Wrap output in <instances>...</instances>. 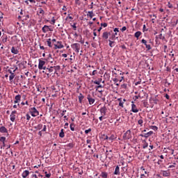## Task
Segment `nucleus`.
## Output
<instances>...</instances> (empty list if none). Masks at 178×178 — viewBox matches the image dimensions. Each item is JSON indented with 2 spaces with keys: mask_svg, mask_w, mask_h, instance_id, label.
<instances>
[{
  "mask_svg": "<svg viewBox=\"0 0 178 178\" xmlns=\"http://www.w3.org/2000/svg\"><path fill=\"white\" fill-rule=\"evenodd\" d=\"M29 112L31 114V116L33 118H35V116H38L40 115V112L37 111V108L35 107H32L29 109Z\"/></svg>",
  "mask_w": 178,
  "mask_h": 178,
  "instance_id": "f257e3e1",
  "label": "nucleus"
},
{
  "mask_svg": "<svg viewBox=\"0 0 178 178\" xmlns=\"http://www.w3.org/2000/svg\"><path fill=\"white\" fill-rule=\"evenodd\" d=\"M72 49H74V51H75V52H77V54H79V52H80V44L79 43H74L71 45Z\"/></svg>",
  "mask_w": 178,
  "mask_h": 178,
  "instance_id": "f03ea898",
  "label": "nucleus"
},
{
  "mask_svg": "<svg viewBox=\"0 0 178 178\" xmlns=\"http://www.w3.org/2000/svg\"><path fill=\"white\" fill-rule=\"evenodd\" d=\"M42 31L43 33H48V31H53V29L49 28V26L48 25H44L42 28Z\"/></svg>",
  "mask_w": 178,
  "mask_h": 178,
  "instance_id": "7ed1b4c3",
  "label": "nucleus"
},
{
  "mask_svg": "<svg viewBox=\"0 0 178 178\" xmlns=\"http://www.w3.org/2000/svg\"><path fill=\"white\" fill-rule=\"evenodd\" d=\"M16 113H17L16 111H12L10 115L11 122H15V120H16Z\"/></svg>",
  "mask_w": 178,
  "mask_h": 178,
  "instance_id": "20e7f679",
  "label": "nucleus"
},
{
  "mask_svg": "<svg viewBox=\"0 0 178 178\" xmlns=\"http://www.w3.org/2000/svg\"><path fill=\"white\" fill-rule=\"evenodd\" d=\"M131 111L134 112V113H138V109L137 108V106L134 104V102H131Z\"/></svg>",
  "mask_w": 178,
  "mask_h": 178,
  "instance_id": "39448f33",
  "label": "nucleus"
},
{
  "mask_svg": "<svg viewBox=\"0 0 178 178\" xmlns=\"http://www.w3.org/2000/svg\"><path fill=\"white\" fill-rule=\"evenodd\" d=\"M45 65V61L39 59L38 69L42 70V67Z\"/></svg>",
  "mask_w": 178,
  "mask_h": 178,
  "instance_id": "423d86ee",
  "label": "nucleus"
},
{
  "mask_svg": "<svg viewBox=\"0 0 178 178\" xmlns=\"http://www.w3.org/2000/svg\"><path fill=\"white\" fill-rule=\"evenodd\" d=\"M87 99L88 100L89 104L92 105L95 102V99L91 97V95H88Z\"/></svg>",
  "mask_w": 178,
  "mask_h": 178,
  "instance_id": "0eeeda50",
  "label": "nucleus"
},
{
  "mask_svg": "<svg viewBox=\"0 0 178 178\" xmlns=\"http://www.w3.org/2000/svg\"><path fill=\"white\" fill-rule=\"evenodd\" d=\"M106 107L104 106L100 109V113L103 116H105L106 115Z\"/></svg>",
  "mask_w": 178,
  "mask_h": 178,
  "instance_id": "6e6552de",
  "label": "nucleus"
},
{
  "mask_svg": "<svg viewBox=\"0 0 178 178\" xmlns=\"http://www.w3.org/2000/svg\"><path fill=\"white\" fill-rule=\"evenodd\" d=\"M11 52H12V54H14L15 55H17V54H19V50H17V49L15 48V47H13L11 49Z\"/></svg>",
  "mask_w": 178,
  "mask_h": 178,
  "instance_id": "1a4fd4ad",
  "label": "nucleus"
},
{
  "mask_svg": "<svg viewBox=\"0 0 178 178\" xmlns=\"http://www.w3.org/2000/svg\"><path fill=\"white\" fill-rule=\"evenodd\" d=\"M152 134H154V131H150L146 134H144V137H145V138H148V137H151Z\"/></svg>",
  "mask_w": 178,
  "mask_h": 178,
  "instance_id": "9d476101",
  "label": "nucleus"
},
{
  "mask_svg": "<svg viewBox=\"0 0 178 178\" xmlns=\"http://www.w3.org/2000/svg\"><path fill=\"white\" fill-rule=\"evenodd\" d=\"M29 175H30V172L29 170H24L22 173V177L26 178Z\"/></svg>",
  "mask_w": 178,
  "mask_h": 178,
  "instance_id": "9b49d317",
  "label": "nucleus"
},
{
  "mask_svg": "<svg viewBox=\"0 0 178 178\" xmlns=\"http://www.w3.org/2000/svg\"><path fill=\"white\" fill-rule=\"evenodd\" d=\"M114 175H120V168H119V165H117L115 167V171H114Z\"/></svg>",
  "mask_w": 178,
  "mask_h": 178,
  "instance_id": "f8f14e48",
  "label": "nucleus"
},
{
  "mask_svg": "<svg viewBox=\"0 0 178 178\" xmlns=\"http://www.w3.org/2000/svg\"><path fill=\"white\" fill-rule=\"evenodd\" d=\"M109 37V33L108 32H104L102 35V38H104V40H108Z\"/></svg>",
  "mask_w": 178,
  "mask_h": 178,
  "instance_id": "ddd939ff",
  "label": "nucleus"
},
{
  "mask_svg": "<svg viewBox=\"0 0 178 178\" xmlns=\"http://www.w3.org/2000/svg\"><path fill=\"white\" fill-rule=\"evenodd\" d=\"M141 92H143V94H145L144 92V90H142L140 92H139L138 95L135 96V101H137V99H138V98H143L144 97H141Z\"/></svg>",
  "mask_w": 178,
  "mask_h": 178,
  "instance_id": "4468645a",
  "label": "nucleus"
},
{
  "mask_svg": "<svg viewBox=\"0 0 178 178\" xmlns=\"http://www.w3.org/2000/svg\"><path fill=\"white\" fill-rule=\"evenodd\" d=\"M0 133H8V129L5 127H0Z\"/></svg>",
  "mask_w": 178,
  "mask_h": 178,
  "instance_id": "2eb2a0df",
  "label": "nucleus"
},
{
  "mask_svg": "<svg viewBox=\"0 0 178 178\" xmlns=\"http://www.w3.org/2000/svg\"><path fill=\"white\" fill-rule=\"evenodd\" d=\"M127 134H129V135L131 134V131H130V130L127 131L124 135V137H126V138L129 139V138H130V136H127Z\"/></svg>",
  "mask_w": 178,
  "mask_h": 178,
  "instance_id": "dca6fc26",
  "label": "nucleus"
},
{
  "mask_svg": "<svg viewBox=\"0 0 178 178\" xmlns=\"http://www.w3.org/2000/svg\"><path fill=\"white\" fill-rule=\"evenodd\" d=\"M59 137H60V138H63V137H65V132H64V129H62L60 130V132L59 134Z\"/></svg>",
  "mask_w": 178,
  "mask_h": 178,
  "instance_id": "f3484780",
  "label": "nucleus"
},
{
  "mask_svg": "<svg viewBox=\"0 0 178 178\" xmlns=\"http://www.w3.org/2000/svg\"><path fill=\"white\" fill-rule=\"evenodd\" d=\"M53 69L55 70V72H54L55 74H57L56 71L60 70V66H59V65L54 66Z\"/></svg>",
  "mask_w": 178,
  "mask_h": 178,
  "instance_id": "a211bd4d",
  "label": "nucleus"
},
{
  "mask_svg": "<svg viewBox=\"0 0 178 178\" xmlns=\"http://www.w3.org/2000/svg\"><path fill=\"white\" fill-rule=\"evenodd\" d=\"M58 44V49H62V48H64L65 46L62 44V42H57Z\"/></svg>",
  "mask_w": 178,
  "mask_h": 178,
  "instance_id": "6ab92c4d",
  "label": "nucleus"
},
{
  "mask_svg": "<svg viewBox=\"0 0 178 178\" xmlns=\"http://www.w3.org/2000/svg\"><path fill=\"white\" fill-rule=\"evenodd\" d=\"M1 40H2V43L5 44L6 42H8V36L1 37Z\"/></svg>",
  "mask_w": 178,
  "mask_h": 178,
  "instance_id": "aec40b11",
  "label": "nucleus"
},
{
  "mask_svg": "<svg viewBox=\"0 0 178 178\" xmlns=\"http://www.w3.org/2000/svg\"><path fill=\"white\" fill-rule=\"evenodd\" d=\"M108 45L109 47H111V48H113V47H115V42L114 41H112L111 40H108Z\"/></svg>",
  "mask_w": 178,
  "mask_h": 178,
  "instance_id": "412c9836",
  "label": "nucleus"
},
{
  "mask_svg": "<svg viewBox=\"0 0 178 178\" xmlns=\"http://www.w3.org/2000/svg\"><path fill=\"white\" fill-rule=\"evenodd\" d=\"M143 149H145V148L148 147V143H147V141L145 140H143Z\"/></svg>",
  "mask_w": 178,
  "mask_h": 178,
  "instance_id": "4be33fe9",
  "label": "nucleus"
},
{
  "mask_svg": "<svg viewBox=\"0 0 178 178\" xmlns=\"http://www.w3.org/2000/svg\"><path fill=\"white\" fill-rule=\"evenodd\" d=\"M101 177L103 178H107L108 177V173L105 172H102L100 175Z\"/></svg>",
  "mask_w": 178,
  "mask_h": 178,
  "instance_id": "5701e85b",
  "label": "nucleus"
},
{
  "mask_svg": "<svg viewBox=\"0 0 178 178\" xmlns=\"http://www.w3.org/2000/svg\"><path fill=\"white\" fill-rule=\"evenodd\" d=\"M48 47L52 48V42H51V38H49L47 41Z\"/></svg>",
  "mask_w": 178,
  "mask_h": 178,
  "instance_id": "b1692460",
  "label": "nucleus"
},
{
  "mask_svg": "<svg viewBox=\"0 0 178 178\" xmlns=\"http://www.w3.org/2000/svg\"><path fill=\"white\" fill-rule=\"evenodd\" d=\"M157 38H159V40H165V36H163L162 33H161L160 35H159V36H156V40H157Z\"/></svg>",
  "mask_w": 178,
  "mask_h": 178,
  "instance_id": "393cba45",
  "label": "nucleus"
},
{
  "mask_svg": "<svg viewBox=\"0 0 178 178\" xmlns=\"http://www.w3.org/2000/svg\"><path fill=\"white\" fill-rule=\"evenodd\" d=\"M70 127L72 131H74V127H75L74 123H71L70 125Z\"/></svg>",
  "mask_w": 178,
  "mask_h": 178,
  "instance_id": "a878e982",
  "label": "nucleus"
},
{
  "mask_svg": "<svg viewBox=\"0 0 178 178\" xmlns=\"http://www.w3.org/2000/svg\"><path fill=\"white\" fill-rule=\"evenodd\" d=\"M83 99H84V96H83L81 94H80V95L79 96V100L80 104H81Z\"/></svg>",
  "mask_w": 178,
  "mask_h": 178,
  "instance_id": "bb28decb",
  "label": "nucleus"
},
{
  "mask_svg": "<svg viewBox=\"0 0 178 178\" xmlns=\"http://www.w3.org/2000/svg\"><path fill=\"white\" fill-rule=\"evenodd\" d=\"M144 123V121L143 120V119H140L138 121V124L140 125V127H143V124Z\"/></svg>",
  "mask_w": 178,
  "mask_h": 178,
  "instance_id": "cd10ccee",
  "label": "nucleus"
},
{
  "mask_svg": "<svg viewBox=\"0 0 178 178\" xmlns=\"http://www.w3.org/2000/svg\"><path fill=\"white\" fill-rule=\"evenodd\" d=\"M140 35H141V32L140 31H137L136 33H135V37L136 38H138L140 37Z\"/></svg>",
  "mask_w": 178,
  "mask_h": 178,
  "instance_id": "c85d7f7f",
  "label": "nucleus"
},
{
  "mask_svg": "<svg viewBox=\"0 0 178 178\" xmlns=\"http://www.w3.org/2000/svg\"><path fill=\"white\" fill-rule=\"evenodd\" d=\"M47 70H48L49 73L54 72V67H50L49 68H47Z\"/></svg>",
  "mask_w": 178,
  "mask_h": 178,
  "instance_id": "c756f323",
  "label": "nucleus"
},
{
  "mask_svg": "<svg viewBox=\"0 0 178 178\" xmlns=\"http://www.w3.org/2000/svg\"><path fill=\"white\" fill-rule=\"evenodd\" d=\"M21 98H22V96L20 95L15 96V100L18 101V102H19V101H20Z\"/></svg>",
  "mask_w": 178,
  "mask_h": 178,
  "instance_id": "7c9ffc66",
  "label": "nucleus"
},
{
  "mask_svg": "<svg viewBox=\"0 0 178 178\" xmlns=\"http://www.w3.org/2000/svg\"><path fill=\"white\" fill-rule=\"evenodd\" d=\"M89 15H88V16H89V17H90V19H92V17L94 16L93 15V12L92 11H88Z\"/></svg>",
  "mask_w": 178,
  "mask_h": 178,
  "instance_id": "2f4dec72",
  "label": "nucleus"
},
{
  "mask_svg": "<svg viewBox=\"0 0 178 178\" xmlns=\"http://www.w3.org/2000/svg\"><path fill=\"white\" fill-rule=\"evenodd\" d=\"M6 140V137H4V136L0 137L1 143H5Z\"/></svg>",
  "mask_w": 178,
  "mask_h": 178,
  "instance_id": "473e14b6",
  "label": "nucleus"
},
{
  "mask_svg": "<svg viewBox=\"0 0 178 178\" xmlns=\"http://www.w3.org/2000/svg\"><path fill=\"white\" fill-rule=\"evenodd\" d=\"M163 176H164V177H168V176H169V172L167 171H163Z\"/></svg>",
  "mask_w": 178,
  "mask_h": 178,
  "instance_id": "72a5a7b5",
  "label": "nucleus"
},
{
  "mask_svg": "<svg viewBox=\"0 0 178 178\" xmlns=\"http://www.w3.org/2000/svg\"><path fill=\"white\" fill-rule=\"evenodd\" d=\"M15 79V74H11L9 76V80L11 81V80H13Z\"/></svg>",
  "mask_w": 178,
  "mask_h": 178,
  "instance_id": "f704fd0d",
  "label": "nucleus"
},
{
  "mask_svg": "<svg viewBox=\"0 0 178 178\" xmlns=\"http://www.w3.org/2000/svg\"><path fill=\"white\" fill-rule=\"evenodd\" d=\"M102 79H100L99 81H94L93 83L94 84H97V86H99V84H101V81Z\"/></svg>",
  "mask_w": 178,
  "mask_h": 178,
  "instance_id": "c9c22d12",
  "label": "nucleus"
},
{
  "mask_svg": "<svg viewBox=\"0 0 178 178\" xmlns=\"http://www.w3.org/2000/svg\"><path fill=\"white\" fill-rule=\"evenodd\" d=\"M36 129H38V130H41V129H42V124H39L37 127Z\"/></svg>",
  "mask_w": 178,
  "mask_h": 178,
  "instance_id": "e433bc0d",
  "label": "nucleus"
},
{
  "mask_svg": "<svg viewBox=\"0 0 178 178\" xmlns=\"http://www.w3.org/2000/svg\"><path fill=\"white\" fill-rule=\"evenodd\" d=\"M115 138H116V137H115V135H111L109 138L108 140H111V141L115 140Z\"/></svg>",
  "mask_w": 178,
  "mask_h": 178,
  "instance_id": "4c0bfd02",
  "label": "nucleus"
},
{
  "mask_svg": "<svg viewBox=\"0 0 178 178\" xmlns=\"http://www.w3.org/2000/svg\"><path fill=\"white\" fill-rule=\"evenodd\" d=\"M145 47H146L147 51H149L151 49V44H146Z\"/></svg>",
  "mask_w": 178,
  "mask_h": 178,
  "instance_id": "58836bf2",
  "label": "nucleus"
},
{
  "mask_svg": "<svg viewBox=\"0 0 178 178\" xmlns=\"http://www.w3.org/2000/svg\"><path fill=\"white\" fill-rule=\"evenodd\" d=\"M143 33L145 31H148V29H147V26H145V24L143 25Z\"/></svg>",
  "mask_w": 178,
  "mask_h": 178,
  "instance_id": "ea45409f",
  "label": "nucleus"
},
{
  "mask_svg": "<svg viewBox=\"0 0 178 178\" xmlns=\"http://www.w3.org/2000/svg\"><path fill=\"white\" fill-rule=\"evenodd\" d=\"M39 13L44 15V13H45V12L44 11V10H42V8H40Z\"/></svg>",
  "mask_w": 178,
  "mask_h": 178,
  "instance_id": "a19ab883",
  "label": "nucleus"
},
{
  "mask_svg": "<svg viewBox=\"0 0 178 178\" xmlns=\"http://www.w3.org/2000/svg\"><path fill=\"white\" fill-rule=\"evenodd\" d=\"M123 104H124V102H119V106H121V108H124Z\"/></svg>",
  "mask_w": 178,
  "mask_h": 178,
  "instance_id": "79ce46f5",
  "label": "nucleus"
},
{
  "mask_svg": "<svg viewBox=\"0 0 178 178\" xmlns=\"http://www.w3.org/2000/svg\"><path fill=\"white\" fill-rule=\"evenodd\" d=\"M101 26H102V27H107L108 26V24H106V23H102Z\"/></svg>",
  "mask_w": 178,
  "mask_h": 178,
  "instance_id": "37998d69",
  "label": "nucleus"
},
{
  "mask_svg": "<svg viewBox=\"0 0 178 178\" xmlns=\"http://www.w3.org/2000/svg\"><path fill=\"white\" fill-rule=\"evenodd\" d=\"M67 147H69L70 148H73V147H74V145H73V143H69L67 145Z\"/></svg>",
  "mask_w": 178,
  "mask_h": 178,
  "instance_id": "c03bdc74",
  "label": "nucleus"
},
{
  "mask_svg": "<svg viewBox=\"0 0 178 178\" xmlns=\"http://www.w3.org/2000/svg\"><path fill=\"white\" fill-rule=\"evenodd\" d=\"M15 72H16V70H14L13 72H12V70H8V72H9L10 74H15Z\"/></svg>",
  "mask_w": 178,
  "mask_h": 178,
  "instance_id": "a18cd8bd",
  "label": "nucleus"
},
{
  "mask_svg": "<svg viewBox=\"0 0 178 178\" xmlns=\"http://www.w3.org/2000/svg\"><path fill=\"white\" fill-rule=\"evenodd\" d=\"M90 131H91V128H90V129H86V130L85 131V133H86V134H88V133H90Z\"/></svg>",
  "mask_w": 178,
  "mask_h": 178,
  "instance_id": "49530a36",
  "label": "nucleus"
},
{
  "mask_svg": "<svg viewBox=\"0 0 178 178\" xmlns=\"http://www.w3.org/2000/svg\"><path fill=\"white\" fill-rule=\"evenodd\" d=\"M72 27H73L74 30H77V26H76V23L72 25Z\"/></svg>",
  "mask_w": 178,
  "mask_h": 178,
  "instance_id": "de8ad7c7",
  "label": "nucleus"
},
{
  "mask_svg": "<svg viewBox=\"0 0 178 178\" xmlns=\"http://www.w3.org/2000/svg\"><path fill=\"white\" fill-rule=\"evenodd\" d=\"M67 19H70L71 20H73V17H72V16H70V15H68V16L66 17L65 20H67Z\"/></svg>",
  "mask_w": 178,
  "mask_h": 178,
  "instance_id": "09e8293b",
  "label": "nucleus"
},
{
  "mask_svg": "<svg viewBox=\"0 0 178 178\" xmlns=\"http://www.w3.org/2000/svg\"><path fill=\"white\" fill-rule=\"evenodd\" d=\"M51 59L52 60H54V58H52V55H51V54H49V57H48V60H51Z\"/></svg>",
  "mask_w": 178,
  "mask_h": 178,
  "instance_id": "8fccbe9b",
  "label": "nucleus"
},
{
  "mask_svg": "<svg viewBox=\"0 0 178 178\" xmlns=\"http://www.w3.org/2000/svg\"><path fill=\"white\" fill-rule=\"evenodd\" d=\"M141 42L145 45L147 44V40H145V39H143Z\"/></svg>",
  "mask_w": 178,
  "mask_h": 178,
  "instance_id": "3c124183",
  "label": "nucleus"
},
{
  "mask_svg": "<svg viewBox=\"0 0 178 178\" xmlns=\"http://www.w3.org/2000/svg\"><path fill=\"white\" fill-rule=\"evenodd\" d=\"M126 30H127V28L126 26H123L122 29H121V31H126Z\"/></svg>",
  "mask_w": 178,
  "mask_h": 178,
  "instance_id": "603ef678",
  "label": "nucleus"
},
{
  "mask_svg": "<svg viewBox=\"0 0 178 178\" xmlns=\"http://www.w3.org/2000/svg\"><path fill=\"white\" fill-rule=\"evenodd\" d=\"M26 119H27L28 120H30V119H31V117L30 116V115L26 114Z\"/></svg>",
  "mask_w": 178,
  "mask_h": 178,
  "instance_id": "864d4df0",
  "label": "nucleus"
},
{
  "mask_svg": "<svg viewBox=\"0 0 178 178\" xmlns=\"http://www.w3.org/2000/svg\"><path fill=\"white\" fill-rule=\"evenodd\" d=\"M45 174H46V175H45L46 177H47V178L51 177V173L47 174V172H45Z\"/></svg>",
  "mask_w": 178,
  "mask_h": 178,
  "instance_id": "5fc2aeb1",
  "label": "nucleus"
},
{
  "mask_svg": "<svg viewBox=\"0 0 178 178\" xmlns=\"http://www.w3.org/2000/svg\"><path fill=\"white\" fill-rule=\"evenodd\" d=\"M153 19H152V23H155V22H154V20H155V19H156V15H153Z\"/></svg>",
  "mask_w": 178,
  "mask_h": 178,
  "instance_id": "6e6d98bb",
  "label": "nucleus"
},
{
  "mask_svg": "<svg viewBox=\"0 0 178 178\" xmlns=\"http://www.w3.org/2000/svg\"><path fill=\"white\" fill-rule=\"evenodd\" d=\"M152 129L153 130H158V127H156V126H152Z\"/></svg>",
  "mask_w": 178,
  "mask_h": 178,
  "instance_id": "4d7b16f0",
  "label": "nucleus"
},
{
  "mask_svg": "<svg viewBox=\"0 0 178 178\" xmlns=\"http://www.w3.org/2000/svg\"><path fill=\"white\" fill-rule=\"evenodd\" d=\"M42 131H47V125H44V127H43Z\"/></svg>",
  "mask_w": 178,
  "mask_h": 178,
  "instance_id": "13d9d810",
  "label": "nucleus"
},
{
  "mask_svg": "<svg viewBox=\"0 0 178 178\" xmlns=\"http://www.w3.org/2000/svg\"><path fill=\"white\" fill-rule=\"evenodd\" d=\"M122 88H124V89H127V85H126V84H122Z\"/></svg>",
  "mask_w": 178,
  "mask_h": 178,
  "instance_id": "bf43d9fd",
  "label": "nucleus"
},
{
  "mask_svg": "<svg viewBox=\"0 0 178 178\" xmlns=\"http://www.w3.org/2000/svg\"><path fill=\"white\" fill-rule=\"evenodd\" d=\"M138 84H141V80L135 83V86H138Z\"/></svg>",
  "mask_w": 178,
  "mask_h": 178,
  "instance_id": "052dcab7",
  "label": "nucleus"
},
{
  "mask_svg": "<svg viewBox=\"0 0 178 178\" xmlns=\"http://www.w3.org/2000/svg\"><path fill=\"white\" fill-rule=\"evenodd\" d=\"M114 32L115 33H119V28L114 29Z\"/></svg>",
  "mask_w": 178,
  "mask_h": 178,
  "instance_id": "680f3d73",
  "label": "nucleus"
},
{
  "mask_svg": "<svg viewBox=\"0 0 178 178\" xmlns=\"http://www.w3.org/2000/svg\"><path fill=\"white\" fill-rule=\"evenodd\" d=\"M95 74H97V70H94V71L92 72V76H95Z\"/></svg>",
  "mask_w": 178,
  "mask_h": 178,
  "instance_id": "e2e57ef3",
  "label": "nucleus"
},
{
  "mask_svg": "<svg viewBox=\"0 0 178 178\" xmlns=\"http://www.w3.org/2000/svg\"><path fill=\"white\" fill-rule=\"evenodd\" d=\"M55 22H56V19L53 17V19H51V24H55Z\"/></svg>",
  "mask_w": 178,
  "mask_h": 178,
  "instance_id": "0e129e2a",
  "label": "nucleus"
},
{
  "mask_svg": "<svg viewBox=\"0 0 178 178\" xmlns=\"http://www.w3.org/2000/svg\"><path fill=\"white\" fill-rule=\"evenodd\" d=\"M168 8H170V9H172V8H173V5L170 4V3H168Z\"/></svg>",
  "mask_w": 178,
  "mask_h": 178,
  "instance_id": "69168bd1",
  "label": "nucleus"
},
{
  "mask_svg": "<svg viewBox=\"0 0 178 178\" xmlns=\"http://www.w3.org/2000/svg\"><path fill=\"white\" fill-rule=\"evenodd\" d=\"M65 113H66V110L63 111L61 113V116H65Z\"/></svg>",
  "mask_w": 178,
  "mask_h": 178,
  "instance_id": "338daca9",
  "label": "nucleus"
},
{
  "mask_svg": "<svg viewBox=\"0 0 178 178\" xmlns=\"http://www.w3.org/2000/svg\"><path fill=\"white\" fill-rule=\"evenodd\" d=\"M165 97L166 98V99H169L170 96H169V95L166 94Z\"/></svg>",
  "mask_w": 178,
  "mask_h": 178,
  "instance_id": "774afa93",
  "label": "nucleus"
}]
</instances>
